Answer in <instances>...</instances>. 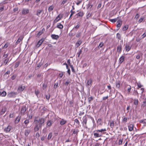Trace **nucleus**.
Wrapping results in <instances>:
<instances>
[{
    "instance_id": "f257e3e1",
    "label": "nucleus",
    "mask_w": 146,
    "mask_h": 146,
    "mask_svg": "<svg viewBox=\"0 0 146 146\" xmlns=\"http://www.w3.org/2000/svg\"><path fill=\"white\" fill-rule=\"evenodd\" d=\"M44 119L43 118H40L38 119H35L34 121V123L35 124L34 128L35 132L38 131L40 128H41L42 124L44 123Z\"/></svg>"
},
{
    "instance_id": "f03ea898",
    "label": "nucleus",
    "mask_w": 146,
    "mask_h": 146,
    "mask_svg": "<svg viewBox=\"0 0 146 146\" xmlns=\"http://www.w3.org/2000/svg\"><path fill=\"white\" fill-rule=\"evenodd\" d=\"M44 40V38H42L38 42L36 46L37 48H38L40 45L42 44V43Z\"/></svg>"
},
{
    "instance_id": "7ed1b4c3",
    "label": "nucleus",
    "mask_w": 146,
    "mask_h": 146,
    "mask_svg": "<svg viewBox=\"0 0 146 146\" xmlns=\"http://www.w3.org/2000/svg\"><path fill=\"white\" fill-rule=\"evenodd\" d=\"M122 44H120L119 45L117 48V51L119 53H120L122 50Z\"/></svg>"
},
{
    "instance_id": "20e7f679",
    "label": "nucleus",
    "mask_w": 146,
    "mask_h": 146,
    "mask_svg": "<svg viewBox=\"0 0 146 146\" xmlns=\"http://www.w3.org/2000/svg\"><path fill=\"white\" fill-rule=\"evenodd\" d=\"M25 87V86L20 85L19 86L17 89V91L20 92H22L24 89Z\"/></svg>"
},
{
    "instance_id": "39448f33",
    "label": "nucleus",
    "mask_w": 146,
    "mask_h": 146,
    "mask_svg": "<svg viewBox=\"0 0 146 146\" xmlns=\"http://www.w3.org/2000/svg\"><path fill=\"white\" fill-rule=\"evenodd\" d=\"M29 10L28 9H23L22 10V13L23 15H25L29 13Z\"/></svg>"
},
{
    "instance_id": "423d86ee",
    "label": "nucleus",
    "mask_w": 146,
    "mask_h": 146,
    "mask_svg": "<svg viewBox=\"0 0 146 146\" xmlns=\"http://www.w3.org/2000/svg\"><path fill=\"white\" fill-rule=\"evenodd\" d=\"M51 37L53 39L57 40L59 38L58 35L55 34H52L51 35Z\"/></svg>"
},
{
    "instance_id": "0eeeda50",
    "label": "nucleus",
    "mask_w": 146,
    "mask_h": 146,
    "mask_svg": "<svg viewBox=\"0 0 146 146\" xmlns=\"http://www.w3.org/2000/svg\"><path fill=\"white\" fill-rule=\"evenodd\" d=\"M11 128V127L9 125L7 127H6L4 129V130L7 132H9L10 131Z\"/></svg>"
},
{
    "instance_id": "6e6552de",
    "label": "nucleus",
    "mask_w": 146,
    "mask_h": 146,
    "mask_svg": "<svg viewBox=\"0 0 146 146\" xmlns=\"http://www.w3.org/2000/svg\"><path fill=\"white\" fill-rule=\"evenodd\" d=\"M117 27H120L122 23V21L121 20H119L117 22Z\"/></svg>"
},
{
    "instance_id": "1a4fd4ad",
    "label": "nucleus",
    "mask_w": 146,
    "mask_h": 146,
    "mask_svg": "<svg viewBox=\"0 0 146 146\" xmlns=\"http://www.w3.org/2000/svg\"><path fill=\"white\" fill-rule=\"evenodd\" d=\"M125 57L124 56H122L119 59V63L121 64L124 60Z\"/></svg>"
},
{
    "instance_id": "9d476101",
    "label": "nucleus",
    "mask_w": 146,
    "mask_h": 146,
    "mask_svg": "<svg viewBox=\"0 0 146 146\" xmlns=\"http://www.w3.org/2000/svg\"><path fill=\"white\" fill-rule=\"evenodd\" d=\"M31 131V130L30 129H28L25 130V135L26 136H27L30 133Z\"/></svg>"
},
{
    "instance_id": "9b49d317",
    "label": "nucleus",
    "mask_w": 146,
    "mask_h": 146,
    "mask_svg": "<svg viewBox=\"0 0 146 146\" xmlns=\"http://www.w3.org/2000/svg\"><path fill=\"white\" fill-rule=\"evenodd\" d=\"M121 84V82L119 80L117 81L116 82V87L117 88L119 89Z\"/></svg>"
},
{
    "instance_id": "f8f14e48",
    "label": "nucleus",
    "mask_w": 146,
    "mask_h": 146,
    "mask_svg": "<svg viewBox=\"0 0 146 146\" xmlns=\"http://www.w3.org/2000/svg\"><path fill=\"white\" fill-rule=\"evenodd\" d=\"M139 122L144 125V126H146V119L141 120L139 121Z\"/></svg>"
},
{
    "instance_id": "ddd939ff",
    "label": "nucleus",
    "mask_w": 146,
    "mask_h": 146,
    "mask_svg": "<svg viewBox=\"0 0 146 146\" xmlns=\"http://www.w3.org/2000/svg\"><path fill=\"white\" fill-rule=\"evenodd\" d=\"M128 127L129 131H131L133 129V125L132 124H130L128 126Z\"/></svg>"
},
{
    "instance_id": "4468645a",
    "label": "nucleus",
    "mask_w": 146,
    "mask_h": 146,
    "mask_svg": "<svg viewBox=\"0 0 146 146\" xmlns=\"http://www.w3.org/2000/svg\"><path fill=\"white\" fill-rule=\"evenodd\" d=\"M45 31V29L44 28H43L42 29L41 31H40L37 34V36H40L41 34H42Z\"/></svg>"
},
{
    "instance_id": "2eb2a0df",
    "label": "nucleus",
    "mask_w": 146,
    "mask_h": 146,
    "mask_svg": "<svg viewBox=\"0 0 146 146\" xmlns=\"http://www.w3.org/2000/svg\"><path fill=\"white\" fill-rule=\"evenodd\" d=\"M21 119V116H18V117H17L15 121V124H17L19 122V121Z\"/></svg>"
},
{
    "instance_id": "dca6fc26",
    "label": "nucleus",
    "mask_w": 146,
    "mask_h": 146,
    "mask_svg": "<svg viewBox=\"0 0 146 146\" xmlns=\"http://www.w3.org/2000/svg\"><path fill=\"white\" fill-rule=\"evenodd\" d=\"M17 92H12L8 94V95L9 97H11L17 95Z\"/></svg>"
},
{
    "instance_id": "f3484780",
    "label": "nucleus",
    "mask_w": 146,
    "mask_h": 146,
    "mask_svg": "<svg viewBox=\"0 0 146 146\" xmlns=\"http://www.w3.org/2000/svg\"><path fill=\"white\" fill-rule=\"evenodd\" d=\"M26 108L25 106H23L22 108L21 111V113L24 114L25 111H26Z\"/></svg>"
},
{
    "instance_id": "a211bd4d",
    "label": "nucleus",
    "mask_w": 146,
    "mask_h": 146,
    "mask_svg": "<svg viewBox=\"0 0 146 146\" xmlns=\"http://www.w3.org/2000/svg\"><path fill=\"white\" fill-rule=\"evenodd\" d=\"M23 37H22V36H20V37L19 38H18V39L17 40V41L16 42V44H18L19 43V42L21 41L22 40H23Z\"/></svg>"
},
{
    "instance_id": "6ab92c4d",
    "label": "nucleus",
    "mask_w": 146,
    "mask_h": 146,
    "mask_svg": "<svg viewBox=\"0 0 146 146\" xmlns=\"http://www.w3.org/2000/svg\"><path fill=\"white\" fill-rule=\"evenodd\" d=\"M72 131H73V134H76V135L78 134V132L79 131L78 129L76 128L72 130Z\"/></svg>"
},
{
    "instance_id": "aec40b11",
    "label": "nucleus",
    "mask_w": 146,
    "mask_h": 146,
    "mask_svg": "<svg viewBox=\"0 0 146 146\" xmlns=\"http://www.w3.org/2000/svg\"><path fill=\"white\" fill-rule=\"evenodd\" d=\"M131 46L128 45H126L125 46V49L126 50L127 52H128L131 49Z\"/></svg>"
},
{
    "instance_id": "412c9836",
    "label": "nucleus",
    "mask_w": 146,
    "mask_h": 146,
    "mask_svg": "<svg viewBox=\"0 0 146 146\" xmlns=\"http://www.w3.org/2000/svg\"><path fill=\"white\" fill-rule=\"evenodd\" d=\"M42 10H38L36 11V15L38 17H39L40 15L42 13Z\"/></svg>"
},
{
    "instance_id": "4be33fe9",
    "label": "nucleus",
    "mask_w": 146,
    "mask_h": 146,
    "mask_svg": "<svg viewBox=\"0 0 146 146\" xmlns=\"http://www.w3.org/2000/svg\"><path fill=\"white\" fill-rule=\"evenodd\" d=\"M61 19V18L60 17V15H58L57 17L55 19L54 21V22L56 23L57 22Z\"/></svg>"
},
{
    "instance_id": "5701e85b",
    "label": "nucleus",
    "mask_w": 146,
    "mask_h": 146,
    "mask_svg": "<svg viewBox=\"0 0 146 146\" xmlns=\"http://www.w3.org/2000/svg\"><path fill=\"white\" fill-rule=\"evenodd\" d=\"M54 8V7L53 5H52L49 6L48 9V12H50L51 11H52L53 9Z\"/></svg>"
},
{
    "instance_id": "b1692460",
    "label": "nucleus",
    "mask_w": 146,
    "mask_h": 146,
    "mask_svg": "<svg viewBox=\"0 0 146 146\" xmlns=\"http://www.w3.org/2000/svg\"><path fill=\"white\" fill-rule=\"evenodd\" d=\"M6 109L5 107L2 108L1 111V114H3L6 111Z\"/></svg>"
},
{
    "instance_id": "393cba45",
    "label": "nucleus",
    "mask_w": 146,
    "mask_h": 146,
    "mask_svg": "<svg viewBox=\"0 0 146 146\" xmlns=\"http://www.w3.org/2000/svg\"><path fill=\"white\" fill-rule=\"evenodd\" d=\"M66 122V121L63 119H62L60 121V124L61 125L64 124Z\"/></svg>"
},
{
    "instance_id": "a878e982",
    "label": "nucleus",
    "mask_w": 146,
    "mask_h": 146,
    "mask_svg": "<svg viewBox=\"0 0 146 146\" xmlns=\"http://www.w3.org/2000/svg\"><path fill=\"white\" fill-rule=\"evenodd\" d=\"M57 27L58 28L60 29H62L63 28V25L60 23H58L57 26Z\"/></svg>"
},
{
    "instance_id": "bb28decb",
    "label": "nucleus",
    "mask_w": 146,
    "mask_h": 146,
    "mask_svg": "<svg viewBox=\"0 0 146 146\" xmlns=\"http://www.w3.org/2000/svg\"><path fill=\"white\" fill-rule=\"evenodd\" d=\"M94 135L95 137H100L102 136L101 135H100L97 133H94Z\"/></svg>"
},
{
    "instance_id": "cd10ccee",
    "label": "nucleus",
    "mask_w": 146,
    "mask_h": 146,
    "mask_svg": "<svg viewBox=\"0 0 146 146\" xmlns=\"http://www.w3.org/2000/svg\"><path fill=\"white\" fill-rule=\"evenodd\" d=\"M71 79H68V80L64 84L66 86H67L68 84L71 82Z\"/></svg>"
},
{
    "instance_id": "c85d7f7f",
    "label": "nucleus",
    "mask_w": 146,
    "mask_h": 146,
    "mask_svg": "<svg viewBox=\"0 0 146 146\" xmlns=\"http://www.w3.org/2000/svg\"><path fill=\"white\" fill-rule=\"evenodd\" d=\"M118 17H117V18H115L114 19H110L109 20L112 23H115L116 21H117V20L118 19Z\"/></svg>"
},
{
    "instance_id": "c756f323",
    "label": "nucleus",
    "mask_w": 146,
    "mask_h": 146,
    "mask_svg": "<svg viewBox=\"0 0 146 146\" xmlns=\"http://www.w3.org/2000/svg\"><path fill=\"white\" fill-rule=\"evenodd\" d=\"M7 94V93L5 91H3L2 92H1V95L2 96H5Z\"/></svg>"
},
{
    "instance_id": "7c9ffc66",
    "label": "nucleus",
    "mask_w": 146,
    "mask_h": 146,
    "mask_svg": "<svg viewBox=\"0 0 146 146\" xmlns=\"http://www.w3.org/2000/svg\"><path fill=\"white\" fill-rule=\"evenodd\" d=\"M92 82V80L91 79L88 80L87 81V86H89L91 84Z\"/></svg>"
},
{
    "instance_id": "2f4dec72",
    "label": "nucleus",
    "mask_w": 146,
    "mask_h": 146,
    "mask_svg": "<svg viewBox=\"0 0 146 146\" xmlns=\"http://www.w3.org/2000/svg\"><path fill=\"white\" fill-rule=\"evenodd\" d=\"M81 43L82 41L80 40L78 41L76 44V45L77 47H78L81 44Z\"/></svg>"
},
{
    "instance_id": "473e14b6",
    "label": "nucleus",
    "mask_w": 146,
    "mask_h": 146,
    "mask_svg": "<svg viewBox=\"0 0 146 146\" xmlns=\"http://www.w3.org/2000/svg\"><path fill=\"white\" fill-rule=\"evenodd\" d=\"M106 129H102L100 130H98L96 131L97 132H102L104 131H106Z\"/></svg>"
},
{
    "instance_id": "72a5a7b5",
    "label": "nucleus",
    "mask_w": 146,
    "mask_h": 146,
    "mask_svg": "<svg viewBox=\"0 0 146 146\" xmlns=\"http://www.w3.org/2000/svg\"><path fill=\"white\" fill-rule=\"evenodd\" d=\"M67 1L68 0H62L61 3V5H63L67 2Z\"/></svg>"
},
{
    "instance_id": "f704fd0d",
    "label": "nucleus",
    "mask_w": 146,
    "mask_h": 146,
    "mask_svg": "<svg viewBox=\"0 0 146 146\" xmlns=\"http://www.w3.org/2000/svg\"><path fill=\"white\" fill-rule=\"evenodd\" d=\"M52 124V123L50 121H48L47 124V126L48 127H50Z\"/></svg>"
},
{
    "instance_id": "c9c22d12",
    "label": "nucleus",
    "mask_w": 146,
    "mask_h": 146,
    "mask_svg": "<svg viewBox=\"0 0 146 146\" xmlns=\"http://www.w3.org/2000/svg\"><path fill=\"white\" fill-rule=\"evenodd\" d=\"M76 15L80 17H82L83 15V12H80L77 13Z\"/></svg>"
},
{
    "instance_id": "e433bc0d",
    "label": "nucleus",
    "mask_w": 146,
    "mask_h": 146,
    "mask_svg": "<svg viewBox=\"0 0 146 146\" xmlns=\"http://www.w3.org/2000/svg\"><path fill=\"white\" fill-rule=\"evenodd\" d=\"M29 123V121L28 119L24 121V123L26 127L27 126L28 124Z\"/></svg>"
},
{
    "instance_id": "4c0bfd02",
    "label": "nucleus",
    "mask_w": 146,
    "mask_h": 146,
    "mask_svg": "<svg viewBox=\"0 0 146 146\" xmlns=\"http://www.w3.org/2000/svg\"><path fill=\"white\" fill-rule=\"evenodd\" d=\"M52 133H49L48 136V140L50 139L52 137Z\"/></svg>"
},
{
    "instance_id": "58836bf2",
    "label": "nucleus",
    "mask_w": 146,
    "mask_h": 146,
    "mask_svg": "<svg viewBox=\"0 0 146 146\" xmlns=\"http://www.w3.org/2000/svg\"><path fill=\"white\" fill-rule=\"evenodd\" d=\"M20 63V62L19 61L16 62V63H15V68H17L19 66Z\"/></svg>"
},
{
    "instance_id": "ea45409f",
    "label": "nucleus",
    "mask_w": 146,
    "mask_h": 146,
    "mask_svg": "<svg viewBox=\"0 0 146 146\" xmlns=\"http://www.w3.org/2000/svg\"><path fill=\"white\" fill-rule=\"evenodd\" d=\"M128 26L127 25H126L122 29V30L123 31H125L127 30L128 28Z\"/></svg>"
},
{
    "instance_id": "a19ab883",
    "label": "nucleus",
    "mask_w": 146,
    "mask_h": 146,
    "mask_svg": "<svg viewBox=\"0 0 146 146\" xmlns=\"http://www.w3.org/2000/svg\"><path fill=\"white\" fill-rule=\"evenodd\" d=\"M134 104L135 105H137L138 104V100L137 99H134Z\"/></svg>"
},
{
    "instance_id": "79ce46f5",
    "label": "nucleus",
    "mask_w": 146,
    "mask_h": 146,
    "mask_svg": "<svg viewBox=\"0 0 146 146\" xmlns=\"http://www.w3.org/2000/svg\"><path fill=\"white\" fill-rule=\"evenodd\" d=\"M104 44V43L103 42H100L98 48H102Z\"/></svg>"
},
{
    "instance_id": "37998d69",
    "label": "nucleus",
    "mask_w": 146,
    "mask_h": 146,
    "mask_svg": "<svg viewBox=\"0 0 146 146\" xmlns=\"http://www.w3.org/2000/svg\"><path fill=\"white\" fill-rule=\"evenodd\" d=\"M123 139H120L119 140V142H118V144L119 145H121L122 144V142H123Z\"/></svg>"
},
{
    "instance_id": "c03bdc74",
    "label": "nucleus",
    "mask_w": 146,
    "mask_h": 146,
    "mask_svg": "<svg viewBox=\"0 0 146 146\" xmlns=\"http://www.w3.org/2000/svg\"><path fill=\"white\" fill-rule=\"evenodd\" d=\"M87 119L86 117H84L82 122L84 123L86 125V124Z\"/></svg>"
},
{
    "instance_id": "a18cd8bd",
    "label": "nucleus",
    "mask_w": 146,
    "mask_h": 146,
    "mask_svg": "<svg viewBox=\"0 0 146 146\" xmlns=\"http://www.w3.org/2000/svg\"><path fill=\"white\" fill-rule=\"evenodd\" d=\"M145 106H146V101H143L141 106V107H144Z\"/></svg>"
},
{
    "instance_id": "49530a36",
    "label": "nucleus",
    "mask_w": 146,
    "mask_h": 146,
    "mask_svg": "<svg viewBox=\"0 0 146 146\" xmlns=\"http://www.w3.org/2000/svg\"><path fill=\"white\" fill-rule=\"evenodd\" d=\"M114 122L113 121H111L110 123V127L113 128L114 126Z\"/></svg>"
},
{
    "instance_id": "de8ad7c7",
    "label": "nucleus",
    "mask_w": 146,
    "mask_h": 146,
    "mask_svg": "<svg viewBox=\"0 0 146 146\" xmlns=\"http://www.w3.org/2000/svg\"><path fill=\"white\" fill-rule=\"evenodd\" d=\"M127 86H128V88H127V91L128 92H130L131 91V86H130L129 85H127Z\"/></svg>"
},
{
    "instance_id": "09e8293b",
    "label": "nucleus",
    "mask_w": 146,
    "mask_h": 146,
    "mask_svg": "<svg viewBox=\"0 0 146 146\" xmlns=\"http://www.w3.org/2000/svg\"><path fill=\"white\" fill-rule=\"evenodd\" d=\"M9 59L8 58L5 59L4 61V63L6 65L8 62Z\"/></svg>"
},
{
    "instance_id": "8fccbe9b",
    "label": "nucleus",
    "mask_w": 146,
    "mask_h": 146,
    "mask_svg": "<svg viewBox=\"0 0 146 146\" xmlns=\"http://www.w3.org/2000/svg\"><path fill=\"white\" fill-rule=\"evenodd\" d=\"M116 37L118 38L119 40L121 39V36L118 33L117 34Z\"/></svg>"
},
{
    "instance_id": "3c124183",
    "label": "nucleus",
    "mask_w": 146,
    "mask_h": 146,
    "mask_svg": "<svg viewBox=\"0 0 146 146\" xmlns=\"http://www.w3.org/2000/svg\"><path fill=\"white\" fill-rule=\"evenodd\" d=\"M39 91L38 90H35V93L36 96H38L39 94Z\"/></svg>"
},
{
    "instance_id": "603ef678",
    "label": "nucleus",
    "mask_w": 146,
    "mask_h": 146,
    "mask_svg": "<svg viewBox=\"0 0 146 146\" xmlns=\"http://www.w3.org/2000/svg\"><path fill=\"white\" fill-rule=\"evenodd\" d=\"M80 25L78 24L75 27H74L73 28V29H78V28H79L80 27Z\"/></svg>"
},
{
    "instance_id": "864d4df0",
    "label": "nucleus",
    "mask_w": 146,
    "mask_h": 146,
    "mask_svg": "<svg viewBox=\"0 0 146 146\" xmlns=\"http://www.w3.org/2000/svg\"><path fill=\"white\" fill-rule=\"evenodd\" d=\"M82 2V1L81 0H80V1H78V0L77 1V2H76V5H79L80 4V3H81Z\"/></svg>"
},
{
    "instance_id": "5fc2aeb1",
    "label": "nucleus",
    "mask_w": 146,
    "mask_h": 146,
    "mask_svg": "<svg viewBox=\"0 0 146 146\" xmlns=\"http://www.w3.org/2000/svg\"><path fill=\"white\" fill-rule=\"evenodd\" d=\"M10 71H9V70H8L5 73V74H4V76H6V75L7 74H8V75H9L10 73Z\"/></svg>"
},
{
    "instance_id": "6e6d98bb",
    "label": "nucleus",
    "mask_w": 146,
    "mask_h": 146,
    "mask_svg": "<svg viewBox=\"0 0 146 146\" xmlns=\"http://www.w3.org/2000/svg\"><path fill=\"white\" fill-rule=\"evenodd\" d=\"M137 85L138 87V88H137V89H139V88H140L142 87L143 86L141 85L140 83H137Z\"/></svg>"
},
{
    "instance_id": "4d7b16f0",
    "label": "nucleus",
    "mask_w": 146,
    "mask_h": 146,
    "mask_svg": "<svg viewBox=\"0 0 146 146\" xmlns=\"http://www.w3.org/2000/svg\"><path fill=\"white\" fill-rule=\"evenodd\" d=\"M63 74V73L62 72H61L59 74V77L60 78H61L62 77Z\"/></svg>"
},
{
    "instance_id": "13d9d810",
    "label": "nucleus",
    "mask_w": 146,
    "mask_h": 146,
    "mask_svg": "<svg viewBox=\"0 0 146 146\" xmlns=\"http://www.w3.org/2000/svg\"><path fill=\"white\" fill-rule=\"evenodd\" d=\"M82 50H80L79 51V52L77 53V54H78V57H79L80 56V55L82 53Z\"/></svg>"
},
{
    "instance_id": "bf43d9fd",
    "label": "nucleus",
    "mask_w": 146,
    "mask_h": 146,
    "mask_svg": "<svg viewBox=\"0 0 146 146\" xmlns=\"http://www.w3.org/2000/svg\"><path fill=\"white\" fill-rule=\"evenodd\" d=\"M70 12L71 13V14L70 15V18L71 17L72 15L74 14L75 13L74 11H73L72 10H71L70 11Z\"/></svg>"
},
{
    "instance_id": "052dcab7",
    "label": "nucleus",
    "mask_w": 146,
    "mask_h": 146,
    "mask_svg": "<svg viewBox=\"0 0 146 146\" xmlns=\"http://www.w3.org/2000/svg\"><path fill=\"white\" fill-rule=\"evenodd\" d=\"M70 66L71 68L72 71L73 72H75L74 69L72 65H70Z\"/></svg>"
},
{
    "instance_id": "680f3d73",
    "label": "nucleus",
    "mask_w": 146,
    "mask_h": 146,
    "mask_svg": "<svg viewBox=\"0 0 146 146\" xmlns=\"http://www.w3.org/2000/svg\"><path fill=\"white\" fill-rule=\"evenodd\" d=\"M8 44H7V43H6L4 45V46L3 47V49L6 48L8 47Z\"/></svg>"
},
{
    "instance_id": "e2e57ef3",
    "label": "nucleus",
    "mask_w": 146,
    "mask_h": 146,
    "mask_svg": "<svg viewBox=\"0 0 146 146\" xmlns=\"http://www.w3.org/2000/svg\"><path fill=\"white\" fill-rule=\"evenodd\" d=\"M141 55V54H138L136 56V58L137 59H139L140 58V56Z\"/></svg>"
},
{
    "instance_id": "0e129e2a",
    "label": "nucleus",
    "mask_w": 146,
    "mask_h": 146,
    "mask_svg": "<svg viewBox=\"0 0 146 146\" xmlns=\"http://www.w3.org/2000/svg\"><path fill=\"white\" fill-rule=\"evenodd\" d=\"M58 83H55L54 85V87L55 89L58 86Z\"/></svg>"
},
{
    "instance_id": "69168bd1",
    "label": "nucleus",
    "mask_w": 146,
    "mask_h": 146,
    "mask_svg": "<svg viewBox=\"0 0 146 146\" xmlns=\"http://www.w3.org/2000/svg\"><path fill=\"white\" fill-rule=\"evenodd\" d=\"M93 100V98L92 97H89L88 98V102H90V101H92V100Z\"/></svg>"
},
{
    "instance_id": "338daca9",
    "label": "nucleus",
    "mask_w": 146,
    "mask_h": 146,
    "mask_svg": "<svg viewBox=\"0 0 146 146\" xmlns=\"http://www.w3.org/2000/svg\"><path fill=\"white\" fill-rule=\"evenodd\" d=\"M40 135V134L38 132H37L36 134L35 137L36 138H38L39 137Z\"/></svg>"
},
{
    "instance_id": "774afa93",
    "label": "nucleus",
    "mask_w": 146,
    "mask_h": 146,
    "mask_svg": "<svg viewBox=\"0 0 146 146\" xmlns=\"http://www.w3.org/2000/svg\"><path fill=\"white\" fill-rule=\"evenodd\" d=\"M74 122H76V123L79 124L80 123L78 120L77 119H76L74 120Z\"/></svg>"
}]
</instances>
